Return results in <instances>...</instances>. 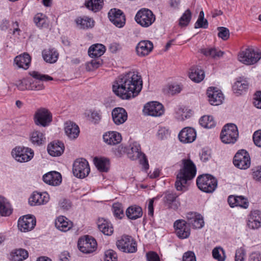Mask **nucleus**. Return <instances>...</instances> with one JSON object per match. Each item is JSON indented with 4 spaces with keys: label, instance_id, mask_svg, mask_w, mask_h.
<instances>
[{
    "label": "nucleus",
    "instance_id": "53",
    "mask_svg": "<svg viewBox=\"0 0 261 261\" xmlns=\"http://www.w3.org/2000/svg\"><path fill=\"white\" fill-rule=\"evenodd\" d=\"M219 31L218 36L223 40H227L229 37V31L224 27H218Z\"/></svg>",
    "mask_w": 261,
    "mask_h": 261
},
{
    "label": "nucleus",
    "instance_id": "30",
    "mask_svg": "<svg viewBox=\"0 0 261 261\" xmlns=\"http://www.w3.org/2000/svg\"><path fill=\"white\" fill-rule=\"evenodd\" d=\"M30 141L35 146H40L45 142V134L42 132L34 130L29 135Z\"/></svg>",
    "mask_w": 261,
    "mask_h": 261
},
{
    "label": "nucleus",
    "instance_id": "23",
    "mask_svg": "<svg viewBox=\"0 0 261 261\" xmlns=\"http://www.w3.org/2000/svg\"><path fill=\"white\" fill-rule=\"evenodd\" d=\"M112 116L114 123L117 125L124 123L127 119V114L122 108H116L112 110Z\"/></svg>",
    "mask_w": 261,
    "mask_h": 261
},
{
    "label": "nucleus",
    "instance_id": "47",
    "mask_svg": "<svg viewBox=\"0 0 261 261\" xmlns=\"http://www.w3.org/2000/svg\"><path fill=\"white\" fill-rule=\"evenodd\" d=\"M47 17L44 14L38 13L35 16L34 21L39 28L46 27L47 26Z\"/></svg>",
    "mask_w": 261,
    "mask_h": 261
},
{
    "label": "nucleus",
    "instance_id": "10",
    "mask_svg": "<svg viewBox=\"0 0 261 261\" xmlns=\"http://www.w3.org/2000/svg\"><path fill=\"white\" fill-rule=\"evenodd\" d=\"M77 245L81 252L87 254L93 252L97 248L96 240L88 236L81 238L78 241Z\"/></svg>",
    "mask_w": 261,
    "mask_h": 261
},
{
    "label": "nucleus",
    "instance_id": "57",
    "mask_svg": "<svg viewBox=\"0 0 261 261\" xmlns=\"http://www.w3.org/2000/svg\"><path fill=\"white\" fill-rule=\"evenodd\" d=\"M90 118L94 123H98L101 118V115L100 111L94 110L91 112Z\"/></svg>",
    "mask_w": 261,
    "mask_h": 261
},
{
    "label": "nucleus",
    "instance_id": "6",
    "mask_svg": "<svg viewBox=\"0 0 261 261\" xmlns=\"http://www.w3.org/2000/svg\"><path fill=\"white\" fill-rule=\"evenodd\" d=\"M136 21L144 28L151 25L155 20V16L148 9L142 8L138 11L135 16Z\"/></svg>",
    "mask_w": 261,
    "mask_h": 261
},
{
    "label": "nucleus",
    "instance_id": "11",
    "mask_svg": "<svg viewBox=\"0 0 261 261\" xmlns=\"http://www.w3.org/2000/svg\"><path fill=\"white\" fill-rule=\"evenodd\" d=\"M51 121V113L45 108L38 109L34 115V122L37 125L46 127Z\"/></svg>",
    "mask_w": 261,
    "mask_h": 261
},
{
    "label": "nucleus",
    "instance_id": "9",
    "mask_svg": "<svg viewBox=\"0 0 261 261\" xmlns=\"http://www.w3.org/2000/svg\"><path fill=\"white\" fill-rule=\"evenodd\" d=\"M117 248L121 251L126 253H134L137 250L136 242L132 237L124 235L116 243Z\"/></svg>",
    "mask_w": 261,
    "mask_h": 261
},
{
    "label": "nucleus",
    "instance_id": "5",
    "mask_svg": "<svg viewBox=\"0 0 261 261\" xmlns=\"http://www.w3.org/2000/svg\"><path fill=\"white\" fill-rule=\"evenodd\" d=\"M239 137L237 126L232 123L225 125L220 134L221 141L225 144H234Z\"/></svg>",
    "mask_w": 261,
    "mask_h": 261
},
{
    "label": "nucleus",
    "instance_id": "64",
    "mask_svg": "<svg viewBox=\"0 0 261 261\" xmlns=\"http://www.w3.org/2000/svg\"><path fill=\"white\" fill-rule=\"evenodd\" d=\"M249 261H261V253L258 251L252 252L249 256Z\"/></svg>",
    "mask_w": 261,
    "mask_h": 261
},
{
    "label": "nucleus",
    "instance_id": "8",
    "mask_svg": "<svg viewBox=\"0 0 261 261\" xmlns=\"http://www.w3.org/2000/svg\"><path fill=\"white\" fill-rule=\"evenodd\" d=\"M13 157L20 163L30 161L34 156V153L33 149L29 147H16L12 151Z\"/></svg>",
    "mask_w": 261,
    "mask_h": 261
},
{
    "label": "nucleus",
    "instance_id": "20",
    "mask_svg": "<svg viewBox=\"0 0 261 261\" xmlns=\"http://www.w3.org/2000/svg\"><path fill=\"white\" fill-rule=\"evenodd\" d=\"M247 226L252 229L261 227V211L256 210L250 212L248 217Z\"/></svg>",
    "mask_w": 261,
    "mask_h": 261
},
{
    "label": "nucleus",
    "instance_id": "37",
    "mask_svg": "<svg viewBox=\"0 0 261 261\" xmlns=\"http://www.w3.org/2000/svg\"><path fill=\"white\" fill-rule=\"evenodd\" d=\"M106 51L105 46L102 44H95L88 49L89 56L91 58H98L101 56Z\"/></svg>",
    "mask_w": 261,
    "mask_h": 261
},
{
    "label": "nucleus",
    "instance_id": "39",
    "mask_svg": "<svg viewBox=\"0 0 261 261\" xmlns=\"http://www.w3.org/2000/svg\"><path fill=\"white\" fill-rule=\"evenodd\" d=\"M76 23L81 29H83L92 28L94 25V21L93 19L87 16L77 18Z\"/></svg>",
    "mask_w": 261,
    "mask_h": 261
},
{
    "label": "nucleus",
    "instance_id": "26",
    "mask_svg": "<svg viewBox=\"0 0 261 261\" xmlns=\"http://www.w3.org/2000/svg\"><path fill=\"white\" fill-rule=\"evenodd\" d=\"M43 181L51 186H58L62 181V177L60 173L56 171L49 172L43 176Z\"/></svg>",
    "mask_w": 261,
    "mask_h": 261
},
{
    "label": "nucleus",
    "instance_id": "31",
    "mask_svg": "<svg viewBox=\"0 0 261 261\" xmlns=\"http://www.w3.org/2000/svg\"><path fill=\"white\" fill-rule=\"evenodd\" d=\"M103 139L107 144L114 145L119 143L122 138L120 134L117 132H108L103 135Z\"/></svg>",
    "mask_w": 261,
    "mask_h": 261
},
{
    "label": "nucleus",
    "instance_id": "58",
    "mask_svg": "<svg viewBox=\"0 0 261 261\" xmlns=\"http://www.w3.org/2000/svg\"><path fill=\"white\" fill-rule=\"evenodd\" d=\"M208 23L206 19L198 18L195 23V28L206 29L208 28Z\"/></svg>",
    "mask_w": 261,
    "mask_h": 261
},
{
    "label": "nucleus",
    "instance_id": "36",
    "mask_svg": "<svg viewBox=\"0 0 261 261\" xmlns=\"http://www.w3.org/2000/svg\"><path fill=\"white\" fill-rule=\"evenodd\" d=\"M12 213V208L9 201L4 197L0 196V216L7 217Z\"/></svg>",
    "mask_w": 261,
    "mask_h": 261
},
{
    "label": "nucleus",
    "instance_id": "48",
    "mask_svg": "<svg viewBox=\"0 0 261 261\" xmlns=\"http://www.w3.org/2000/svg\"><path fill=\"white\" fill-rule=\"evenodd\" d=\"M113 212L115 217L122 219L124 217L122 205L120 203H115L112 206Z\"/></svg>",
    "mask_w": 261,
    "mask_h": 261
},
{
    "label": "nucleus",
    "instance_id": "22",
    "mask_svg": "<svg viewBox=\"0 0 261 261\" xmlns=\"http://www.w3.org/2000/svg\"><path fill=\"white\" fill-rule=\"evenodd\" d=\"M188 225H191L193 228H201L204 225L202 216L196 213L189 212L186 216Z\"/></svg>",
    "mask_w": 261,
    "mask_h": 261
},
{
    "label": "nucleus",
    "instance_id": "32",
    "mask_svg": "<svg viewBox=\"0 0 261 261\" xmlns=\"http://www.w3.org/2000/svg\"><path fill=\"white\" fill-rule=\"evenodd\" d=\"M44 61L49 63H56L59 58V53L55 48H49L44 49L42 53Z\"/></svg>",
    "mask_w": 261,
    "mask_h": 261
},
{
    "label": "nucleus",
    "instance_id": "62",
    "mask_svg": "<svg viewBox=\"0 0 261 261\" xmlns=\"http://www.w3.org/2000/svg\"><path fill=\"white\" fill-rule=\"evenodd\" d=\"M177 197V196L175 193L173 192H168L166 194V195L164 197V200L167 203H171L175 200Z\"/></svg>",
    "mask_w": 261,
    "mask_h": 261
},
{
    "label": "nucleus",
    "instance_id": "34",
    "mask_svg": "<svg viewBox=\"0 0 261 261\" xmlns=\"http://www.w3.org/2000/svg\"><path fill=\"white\" fill-rule=\"evenodd\" d=\"M31 62V57L28 53H23L16 56L14 62L19 68L27 69L29 68Z\"/></svg>",
    "mask_w": 261,
    "mask_h": 261
},
{
    "label": "nucleus",
    "instance_id": "60",
    "mask_svg": "<svg viewBox=\"0 0 261 261\" xmlns=\"http://www.w3.org/2000/svg\"><path fill=\"white\" fill-rule=\"evenodd\" d=\"M253 104L255 107L261 109V91H257L255 93Z\"/></svg>",
    "mask_w": 261,
    "mask_h": 261
},
{
    "label": "nucleus",
    "instance_id": "56",
    "mask_svg": "<svg viewBox=\"0 0 261 261\" xmlns=\"http://www.w3.org/2000/svg\"><path fill=\"white\" fill-rule=\"evenodd\" d=\"M181 90V86L178 84H173L168 86V92L172 95L179 93Z\"/></svg>",
    "mask_w": 261,
    "mask_h": 261
},
{
    "label": "nucleus",
    "instance_id": "17",
    "mask_svg": "<svg viewBox=\"0 0 261 261\" xmlns=\"http://www.w3.org/2000/svg\"><path fill=\"white\" fill-rule=\"evenodd\" d=\"M108 16L110 20L116 27L121 28L124 25L125 16L120 10L112 9L109 12Z\"/></svg>",
    "mask_w": 261,
    "mask_h": 261
},
{
    "label": "nucleus",
    "instance_id": "54",
    "mask_svg": "<svg viewBox=\"0 0 261 261\" xmlns=\"http://www.w3.org/2000/svg\"><path fill=\"white\" fill-rule=\"evenodd\" d=\"M246 256V251L243 248H240L236 250L235 254V261H244Z\"/></svg>",
    "mask_w": 261,
    "mask_h": 261
},
{
    "label": "nucleus",
    "instance_id": "29",
    "mask_svg": "<svg viewBox=\"0 0 261 261\" xmlns=\"http://www.w3.org/2000/svg\"><path fill=\"white\" fill-rule=\"evenodd\" d=\"M99 230L104 234L111 236L114 231L112 224L108 220L102 218H99L97 222Z\"/></svg>",
    "mask_w": 261,
    "mask_h": 261
},
{
    "label": "nucleus",
    "instance_id": "3",
    "mask_svg": "<svg viewBox=\"0 0 261 261\" xmlns=\"http://www.w3.org/2000/svg\"><path fill=\"white\" fill-rule=\"evenodd\" d=\"M261 59V51L248 47L241 50L238 55V60L246 65L256 64Z\"/></svg>",
    "mask_w": 261,
    "mask_h": 261
},
{
    "label": "nucleus",
    "instance_id": "41",
    "mask_svg": "<svg viewBox=\"0 0 261 261\" xmlns=\"http://www.w3.org/2000/svg\"><path fill=\"white\" fill-rule=\"evenodd\" d=\"M28 252L23 249H16L11 253L10 259L12 261H23L28 257Z\"/></svg>",
    "mask_w": 261,
    "mask_h": 261
},
{
    "label": "nucleus",
    "instance_id": "45",
    "mask_svg": "<svg viewBox=\"0 0 261 261\" xmlns=\"http://www.w3.org/2000/svg\"><path fill=\"white\" fill-rule=\"evenodd\" d=\"M202 53L206 56H210L215 59H219L224 54L221 50L213 48L203 49Z\"/></svg>",
    "mask_w": 261,
    "mask_h": 261
},
{
    "label": "nucleus",
    "instance_id": "4",
    "mask_svg": "<svg viewBox=\"0 0 261 261\" xmlns=\"http://www.w3.org/2000/svg\"><path fill=\"white\" fill-rule=\"evenodd\" d=\"M196 184L201 191L207 193H212L217 187L218 180L211 174H202L197 177Z\"/></svg>",
    "mask_w": 261,
    "mask_h": 261
},
{
    "label": "nucleus",
    "instance_id": "16",
    "mask_svg": "<svg viewBox=\"0 0 261 261\" xmlns=\"http://www.w3.org/2000/svg\"><path fill=\"white\" fill-rule=\"evenodd\" d=\"M36 223V219L34 216L25 215L19 219L18 227L21 231L27 232L34 228Z\"/></svg>",
    "mask_w": 261,
    "mask_h": 261
},
{
    "label": "nucleus",
    "instance_id": "12",
    "mask_svg": "<svg viewBox=\"0 0 261 261\" xmlns=\"http://www.w3.org/2000/svg\"><path fill=\"white\" fill-rule=\"evenodd\" d=\"M233 163L239 169H247L249 168L251 164L250 155L245 150H239L234 155Z\"/></svg>",
    "mask_w": 261,
    "mask_h": 261
},
{
    "label": "nucleus",
    "instance_id": "63",
    "mask_svg": "<svg viewBox=\"0 0 261 261\" xmlns=\"http://www.w3.org/2000/svg\"><path fill=\"white\" fill-rule=\"evenodd\" d=\"M146 257L147 261H160L158 254L153 251L147 253Z\"/></svg>",
    "mask_w": 261,
    "mask_h": 261
},
{
    "label": "nucleus",
    "instance_id": "2",
    "mask_svg": "<svg viewBox=\"0 0 261 261\" xmlns=\"http://www.w3.org/2000/svg\"><path fill=\"white\" fill-rule=\"evenodd\" d=\"M182 167L176 175L175 186L177 191L187 190L186 185L196 174V167L190 159H182Z\"/></svg>",
    "mask_w": 261,
    "mask_h": 261
},
{
    "label": "nucleus",
    "instance_id": "7",
    "mask_svg": "<svg viewBox=\"0 0 261 261\" xmlns=\"http://www.w3.org/2000/svg\"><path fill=\"white\" fill-rule=\"evenodd\" d=\"M90 171V166L86 160L83 158L78 159L74 162L72 172L75 177L84 178L89 175Z\"/></svg>",
    "mask_w": 261,
    "mask_h": 261
},
{
    "label": "nucleus",
    "instance_id": "44",
    "mask_svg": "<svg viewBox=\"0 0 261 261\" xmlns=\"http://www.w3.org/2000/svg\"><path fill=\"white\" fill-rule=\"evenodd\" d=\"M248 84L246 80L240 79L237 81L233 86V89L235 93L241 94L248 89Z\"/></svg>",
    "mask_w": 261,
    "mask_h": 261
},
{
    "label": "nucleus",
    "instance_id": "61",
    "mask_svg": "<svg viewBox=\"0 0 261 261\" xmlns=\"http://www.w3.org/2000/svg\"><path fill=\"white\" fill-rule=\"evenodd\" d=\"M182 261H196L195 254L192 251L185 253L182 256Z\"/></svg>",
    "mask_w": 261,
    "mask_h": 261
},
{
    "label": "nucleus",
    "instance_id": "27",
    "mask_svg": "<svg viewBox=\"0 0 261 261\" xmlns=\"http://www.w3.org/2000/svg\"><path fill=\"white\" fill-rule=\"evenodd\" d=\"M64 144L60 141H53L48 144L47 151L49 154L54 156H60L64 152Z\"/></svg>",
    "mask_w": 261,
    "mask_h": 261
},
{
    "label": "nucleus",
    "instance_id": "40",
    "mask_svg": "<svg viewBox=\"0 0 261 261\" xmlns=\"http://www.w3.org/2000/svg\"><path fill=\"white\" fill-rule=\"evenodd\" d=\"M189 77L193 81L196 83H199L204 77V71L198 67H192L189 73Z\"/></svg>",
    "mask_w": 261,
    "mask_h": 261
},
{
    "label": "nucleus",
    "instance_id": "49",
    "mask_svg": "<svg viewBox=\"0 0 261 261\" xmlns=\"http://www.w3.org/2000/svg\"><path fill=\"white\" fill-rule=\"evenodd\" d=\"M191 12L188 9L179 19V24L181 27L187 26L191 19Z\"/></svg>",
    "mask_w": 261,
    "mask_h": 261
},
{
    "label": "nucleus",
    "instance_id": "19",
    "mask_svg": "<svg viewBox=\"0 0 261 261\" xmlns=\"http://www.w3.org/2000/svg\"><path fill=\"white\" fill-rule=\"evenodd\" d=\"M208 101L212 105L218 106L222 103L223 94L221 91L215 87H210L207 90Z\"/></svg>",
    "mask_w": 261,
    "mask_h": 261
},
{
    "label": "nucleus",
    "instance_id": "38",
    "mask_svg": "<svg viewBox=\"0 0 261 261\" xmlns=\"http://www.w3.org/2000/svg\"><path fill=\"white\" fill-rule=\"evenodd\" d=\"M130 149L128 152L129 158L132 160H135L142 156L143 153L141 151V147L140 144L134 142L130 145Z\"/></svg>",
    "mask_w": 261,
    "mask_h": 261
},
{
    "label": "nucleus",
    "instance_id": "18",
    "mask_svg": "<svg viewBox=\"0 0 261 261\" xmlns=\"http://www.w3.org/2000/svg\"><path fill=\"white\" fill-rule=\"evenodd\" d=\"M49 200V196L47 192L39 193L34 192L29 199L32 206L40 205L46 204Z\"/></svg>",
    "mask_w": 261,
    "mask_h": 261
},
{
    "label": "nucleus",
    "instance_id": "14",
    "mask_svg": "<svg viewBox=\"0 0 261 261\" xmlns=\"http://www.w3.org/2000/svg\"><path fill=\"white\" fill-rule=\"evenodd\" d=\"M175 232L181 239L188 238L191 234V229L187 222L184 220H177L174 223Z\"/></svg>",
    "mask_w": 261,
    "mask_h": 261
},
{
    "label": "nucleus",
    "instance_id": "35",
    "mask_svg": "<svg viewBox=\"0 0 261 261\" xmlns=\"http://www.w3.org/2000/svg\"><path fill=\"white\" fill-rule=\"evenodd\" d=\"M143 215L142 208L137 205L129 206L126 211V215L128 219L136 220L141 218Z\"/></svg>",
    "mask_w": 261,
    "mask_h": 261
},
{
    "label": "nucleus",
    "instance_id": "43",
    "mask_svg": "<svg viewBox=\"0 0 261 261\" xmlns=\"http://www.w3.org/2000/svg\"><path fill=\"white\" fill-rule=\"evenodd\" d=\"M102 0H86L85 5L89 10L97 12L102 8Z\"/></svg>",
    "mask_w": 261,
    "mask_h": 261
},
{
    "label": "nucleus",
    "instance_id": "59",
    "mask_svg": "<svg viewBox=\"0 0 261 261\" xmlns=\"http://www.w3.org/2000/svg\"><path fill=\"white\" fill-rule=\"evenodd\" d=\"M253 140L257 146L261 147V130L254 132L253 135Z\"/></svg>",
    "mask_w": 261,
    "mask_h": 261
},
{
    "label": "nucleus",
    "instance_id": "50",
    "mask_svg": "<svg viewBox=\"0 0 261 261\" xmlns=\"http://www.w3.org/2000/svg\"><path fill=\"white\" fill-rule=\"evenodd\" d=\"M213 257L218 261H224L225 255L224 250L220 247L215 248L212 251Z\"/></svg>",
    "mask_w": 261,
    "mask_h": 261
},
{
    "label": "nucleus",
    "instance_id": "13",
    "mask_svg": "<svg viewBox=\"0 0 261 261\" xmlns=\"http://www.w3.org/2000/svg\"><path fill=\"white\" fill-rule=\"evenodd\" d=\"M30 74L36 80H39V81L32 79V86L30 88H28L29 90H41L44 88L42 81L53 80V78L51 76L48 75L41 74L37 71H32Z\"/></svg>",
    "mask_w": 261,
    "mask_h": 261
},
{
    "label": "nucleus",
    "instance_id": "55",
    "mask_svg": "<svg viewBox=\"0 0 261 261\" xmlns=\"http://www.w3.org/2000/svg\"><path fill=\"white\" fill-rule=\"evenodd\" d=\"M105 261H117V256L116 253L112 250H109L105 252Z\"/></svg>",
    "mask_w": 261,
    "mask_h": 261
},
{
    "label": "nucleus",
    "instance_id": "25",
    "mask_svg": "<svg viewBox=\"0 0 261 261\" xmlns=\"http://www.w3.org/2000/svg\"><path fill=\"white\" fill-rule=\"evenodd\" d=\"M64 130L66 135L70 139H75L80 134V128L75 123L69 121L65 123Z\"/></svg>",
    "mask_w": 261,
    "mask_h": 261
},
{
    "label": "nucleus",
    "instance_id": "15",
    "mask_svg": "<svg viewBox=\"0 0 261 261\" xmlns=\"http://www.w3.org/2000/svg\"><path fill=\"white\" fill-rule=\"evenodd\" d=\"M143 111L148 115L160 117L164 114L165 110L162 103L153 101L148 102L145 105Z\"/></svg>",
    "mask_w": 261,
    "mask_h": 261
},
{
    "label": "nucleus",
    "instance_id": "24",
    "mask_svg": "<svg viewBox=\"0 0 261 261\" xmlns=\"http://www.w3.org/2000/svg\"><path fill=\"white\" fill-rule=\"evenodd\" d=\"M153 45L152 42L149 40H142L139 42L136 47L137 55L140 57L147 56L152 50Z\"/></svg>",
    "mask_w": 261,
    "mask_h": 261
},
{
    "label": "nucleus",
    "instance_id": "21",
    "mask_svg": "<svg viewBox=\"0 0 261 261\" xmlns=\"http://www.w3.org/2000/svg\"><path fill=\"white\" fill-rule=\"evenodd\" d=\"M196 131L192 127H185L178 134L179 140L184 143H192L196 139Z\"/></svg>",
    "mask_w": 261,
    "mask_h": 261
},
{
    "label": "nucleus",
    "instance_id": "28",
    "mask_svg": "<svg viewBox=\"0 0 261 261\" xmlns=\"http://www.w3.org/2000/svg\"><path fill=\"white\" fill-rule=\"evenodd\" d=\"M227 201L229 205L232 207L240 206L244 208H247L249 205L247 199L242 196H234L230 195L228 197Z\"/></svg>",
    "mask_w": 261,
    "mask_h": 261
},
{
    "label": "nucleus",
    "instance_id": "1",
    "mask_svg": "<svg viewBox=\"0 0 261 261\" xmlns=\"http://www.w3.org/2000/svg\"><path fill=\"white\" fill-rule=\"evenodd\" d=\"M141 76L135 72L120 75L113 85L114 93L123 99L136 97L142 89Z\"/></svg>",
    "mask_w": 261,
    "mask_h": 261
},
{
    "label": "nucleus",
    "instance_id": "33",
    "mask_svg": "<svg viewBox=\"0 0 261 261\" xmlns=\"http://www.w3.org/2000/svg\"><path fill=\"white\" fill-rule=\"evenodd\" d=\"M56 227L60 231L66 232L72 227V223L63 216L58 217L55 221Z\"/></svg>",
    "mask_w": 261,
    "mask_h": 261
},
{
    "label": "nucleus",
    "instance_id": "52",
    "mask_svg": "<svg viewBox=\"0 0 261 261\" xmlns=\"http://www.w3.org/2000/svg\"><path fill=\"white\" fill-rule=\"evenodd\" d=\"M170 136V132L168 128L165 127H161L158 132V137L161 140L168 139Z\"/></svg>",
    "mask_w": 261,
    "mask_h": 261
},
{
    "label": "nucleus",
    "instance_id": "46",
    "mask_svg": "<svg viewBox=\"0 0 261 261\" xmlns=\"http://www.w3.org/2000/svg\"><path fill=\"white\" fill-rule=\"evenodd\" d=\"M200 124L204 128H211L215 126V122L212 116H203L199 120Z\"/></svg>",
    "mask_w": 261,
    "mask_h": 261
},
{
    "label": "nucleus",
    "instance_id": "42",
    "mask_svg": "<svg viewBox=\"0 0 261 261\" xmlns=\"http://www.w3.org/2000/svg\"><path fill=\"white\" fill-rule=\"evenodd\" d=\"M94 162L95 166L101 172H107L108 170L109 161L104 158H95Z\"/></svg>",
    "mask_w": 261,
    "mask_h": 261
},
{
    "label": "nucleus",
    "instance_id": "51",
    "mask_svg": "<svg viewBox=\"0 0 261 261\" xmlns=\"http://www.w3.org/2000/svg\"><path fill=\"white\" fill-rule=\"evenodd\" d=\"M101 62L99 60H92L90 62L86 63V70L90 71H93L101 65Z\"/></svg>",
    "mask_w": 261,
    "mask_h": 261
}]
</instances>
